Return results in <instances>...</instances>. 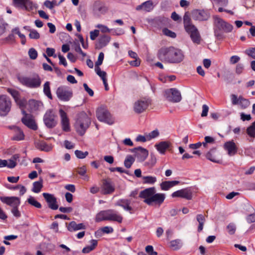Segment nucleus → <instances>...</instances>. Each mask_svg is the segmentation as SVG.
Instances as JSON below:
<instances>
[{
    "mask_svg": "<svg viewBox=\"0 0 255 255\" xmlns=\"http://www.w3.org/2000/svg\"><path fill=\"white\" fill-rule=\"evenodd\" d=\"M158 57L161 61L169 63H179L184 58L182 50L172 46L160 49Z\"/></svg>",
    "mask_w": 255,
    "mask_h": 255,
    "instance_id": "1",
    "label": "nucleus"
},
{
    "mask_svg": "<svg viewBox=\"0 0 255 255\" xmlns=\"http://www.w3.org/2000/svg\"><path fill=\"white\" fill-rule=\"evenodd\" d=\"M91 124V120L87 115L82 112L79 114L76 120L75 127L77 132L80 135H83Z\"/></svg>",
    "mask_w": 255,
    "mask_h": 255,
    "instance_id": "2",
    "label": "nucleus"
},
{
    "mask_svg": "<svg viewBox=\"0 0 255 255\" xmlns=\"http://www.w3.org/2000/svg\"><path fill=\"white\" fill-rule=\"evenodd\" d=\"M96 116L98 120L108 125H112L115 123V118L105 106H101L96 110Z\"/></svg>",
    "mask_w": 255,
    "mask_h": 255,
    "instance_id": "3",
    "label": "nucleus"
},
{
    "mask_svg": "<svg viewBox=\"0 0 255 255\" xmlns=\"http://www.w3.org/2000/svg\"><path fill=\"white\" fill-rule=\"evenodd\" d=\"M163 96L165 100L169 102L176 103L182 100L180 92L176 88H170L164 90Z\"/></svg>",
    "mask_w": 255,
    "mask_h": 255,
    "instance_id": "4",
    "label": "nucleus"
},
{
    "mask_svg": "<svg viewBox=\"0 0 255 255\" xmlns=\"http://www.w3.org/2000/svg\"><path fill=\"white\" fill-rule=\"evenodd\" d=\"M12 103L10 98L5 95H0V116L5 117L10 112Z\"/></svg>",
    "mask_w": 255,
    "mask_h": 255,
    "instance_id": "5",
    "label": "nucleus"
},
{
    "mask_svg": "<svg viewBox=\"0 0 255 255\" xmlns=\"http://www.w3.org/2000/svg\"><path fill=\"white\" fill-rule=\"evenodd\" d=\"M215 31L217 33L218 31H223L226 33L232 31L233 26L232 24L225 21L222 19L216 17L215 18Z\"/></svg>",
    "mask_w": 255,
    "mask_h": 255,
    "instance_id": "6",
    "label": "nucleus"
},
{
    "mask_svg": "<svg viewBox=\"0 0 255 255\" xmlns=\"http://www.w3.org/2000/svg\"><path fill=\"white\" fill-rule=\"evenodd\" d=\"M56 95L60 100L67 102L72 98L73 91L68 87H60L57 89Z\"/></svg>",
    "mask_w": 255,
    "mask_h": 255,
    "instance_id": "7",
    "label": "nucleus"
},
{
    "mask_svg": "<svg viewBox=\"0 0 255 255\" xmlns=\"http://www.w3.org/2000/svg\"><path fill=\"white\" fill-rule=\"evenodd\" d=\"M149 99L142 98L135 101L133 105V110L137 114H140L145 111L150 105Z\"/></svg>",
    "mask_w": 255,
    "mask_h": 255,
    "instance_id": "8",
    "label": "nucleus"
},
{
    "mask_svg": "<svg viewBox=\"0 0 255 255\" xmlns=\"http://www.w3.org/2000/svg\"><path fill=\"white\" fill-rule=\"evenodd\" d=\"M56 116L52 110L46 111L43 117V122L48 128H53L57 125Z\"/></svg>",
    "mask_w": 255,
    "mask_h": 255,
    "instance_id": "9",
    "label": "nucleus"
},
{
    "mask_svg": "<svg viewBox=\"0 0 255 255\" xmlns=\"http://www.w3.org/2000/svg\"><path fill=\"white\" fill-rule=\"evenodd\" d=\"M61 128L64 131L69 132L71 130L70 120L67 113L62 109L59 111Z\"/></svg>",
    "mask_w": 255,
    "mask_h": 255,
    "instance_id": "10",
    "label": "nucleus"
},
{
    "mask_svg": "<svg viewBox=\"0 0 255 255\" xmlns=\"http://www.w3.org/2000/svg\"><path fill=\"white\" fill-rule=\"evenodd\" d=\"M23 117L21 119L22 123L28 128L36 130L37 129V125L32 115L27 114L24 110H22Z\"/></svg>",
    "mask_w": 255,
    "mask_h": 255,
    "instance_id": "11",
    "label": "nucleus"
},
{
    "mask_svg": "<svg viewBox=\"0 0 255 255\" xmlns=\"http://www.w3.org/2000/svg\"><path fill=\"white\" fill-rule=\"evenodd\" d=\"M171 196L173 198L180 197L190 200L192 198V191L190 188H186L174 192Z\"/></svg>",
    "mask_w": 255,
    "mask_h": 255,
    "instance_id": "12",
    "label": "nucleus"
},
{
    "mask_svg": "<svg viewBox=\"0 0 255 255\" xmlns=\"http://www.w3.org/2000/svg\"><path fill=\"white\" fill-rule=\"evenodd\" d=\"M191 14L192 18L195 20H207L210 17L208 11L204 10L194 9Z\"/></svg>",
    "mask_w": 255,
    "mask_h": 255,
    "instance_id": "13",
    "label": "nucleus"
},
{
    "mask_svg": "<svg viewBox=\"0 0 255 255\" xmlns=\"http://www.w3.org/2000/svg\"><path fill=\"white\" fill-rule=\"evenodd\" d=\"M0 200L1 201L8 205L12 208L14 207H18L20 204V200L17 197L15 196H11V197H0Z\"/></svg>",
    "mask_w": 255,
    "mask_h": 255,
    "instance_id": "14",
    "label": "nucleus"
},
{
    "mask_svg": "<svg viewBox=\"0 0 255 255\" xmlns=\"http://www.w3.org/2000/svg\"><path fill=\"white\" fill-rule=\"evenodd\" d=\"M131 151L135 154V156L140 161H144L148 155V151L141 147L134 148Z\"/></svg>",
    "mask_w": 255,
    "mask_h": 255,
    "instance_id": "15",
    "label": "nucleus"
},
{
    "mask_svg": "<svg viewBox=\"0 0 255 255\" xmlns=\"http://www.w3.org/2000/svg\"><path fill=\"white\" fill-rule=\"evenodd\" d=\"M165 195L164 193H154L152 198L146 201V204L148 205H152L154 203L160 205L164 201Z\"/></svg>",
    "mask_w": 255,
    "mask_h": 255,
    "instance_id": "16",
    "label": "nucleus"
},
{
    "mask_svg": "<svg viewBox=\"0 0 255 255\" xmlns=\"http://www.w3.org/2000/svg\"><path fill=\"white\" fill-rule=\"evenodd\" d=\"M42 195L50 209L56 210L58 208L56 198L53 195L47 193H43Z\"/></svg>",
    "mask_w": 255,
    "mask_h": 255,
    "instance_id": "17",
    "label": "nucleus"
},
{
    "mask_svg": "<svg viewBox=\"0 0 255 255\" xmlns=\"http://www.w3.org/2000/svg\"><path fill=\"white\" fill-rule=\"evenodd\" d=\"M108 221L116 222L118 223H121L123 220L122 215L118 211L113 210H108Z\"/></svg>",
    "mask_w": 255,
    "mask_h": 255,
    "instance_id": "18",
    "label": "nucleus"
},
{
    "mask_svg": "<svg viewBox=\"0 0 255 255\" xmlns=\"http://www.w3.org/2000/svg\"><path fill=\"white\" fill-rule=\"evenodd\" d=\"M224 149L227 151L229 156L235 155L238 151V147L233 140L226 142L224 145Z\"/></svg>",
    "mask_w": 255,
    "mask_h": 255,
    "instance_id": "19",
    "label": "nucleus"
},
{
    "mask_svg": "<svg viewBox=\"0 0 255 255\" xmlns=\"http://www.w3.org/2000/svg\"><path fill=\"white\" fill-rule=\"evenodd\" d=\"M132 202L131 199H121L117 201L115 205L123 208L124 210L129 212L130 214H132V208L130 206V204ZM133 203V202H132Z\"/></svg>",
    "mask_w": 255,
    "mask_h": 255,
    "instance_id": "20",
    "label": "nucleus"
},
{
    "mask_svg": "<svg viewBox=\"0 0 255 255\" xmlns=\"http://www.w3.org/2000/svg\"><path fill=\"white\" fill-rule=\"evenodd\" d=\"M115 191V186L109 180H104L101 187V192L103 194H110Z\"/></svg>",
    "mask_w": 255,
    "mask_h": 255,
    "instance_id": "21",
    "label": "nucleus"
},
{
    "mask_svg": "<svg viewBox=\"0 0 255 255\" xmlns=\"http://www.w3.org/2000/svg\"><path fill=\"white\" fill-rule=\"evenodd\" d=\"M43 104L40 101L34 100L29 101L27 105V109L30 112L41 110L43 108Z\"/></svg>",
    "mask_w": 255,
    "mask_h": 255,
    "instance_id": "22",
    "label": "nucleus"
},
{
    "mask_svg": "<svg viewBox=\"0 0 255 255\" xmlns=\"http://www.w3.org/2000/svg\"><path fill=\"white\" fill-rule=\"evenodd\" d=\"M9 128L13 130V135L11 137L13 140L20 141L22 140L24 138V134L23 131L16 126H10Z\"/></svg>",
    "mask_w": 255,
    "mask_h": 255,
    "instance_id": "23",
    "label": "nucleus"
},
{
    "mask_svg": "<svg viewBox=\"0 0 255 255\" xmlns=\"http://www.w3.org/2000/svg\"><path fill=\"white\" fill-rule=\"evenodd\" d=\"M155 193L154 187H150L141 191L139 193V197L144 199V202L146 204V201L152 198L154 193Z\"/></svg>",
    "mask_w": 255,
    "mask_h": 255,
    "instance_id": "24",
    "label": "nucleus"
},
{
    "mask_svg": "<svg viewBox=\"0 0 255 255\" xmlns=\"http://www.w3.org/2000/svg\"><path fill=\"white\" fill-rule=\"evenodd\" d=\"M171 143L169 141H164L159 142L155 145V147L157 150L161 154H164L167 149L170 146Z\"/></svg>",
    "mask_w": 255,
    "mask_h": 255,
    "instance_id": "25",
    "label": "nucleus"
},
{
    "mask_svg": "<svg viewBox=\"0 0 255 255\" xmlns=\"http://www.w3.org/2000/svg\"><path fill=\"white\" fill-rule=\"evenodd\" d=\"M111 37L108 35H104L101 36L98 42L96 44V48L97 49H101L106 46L110 42Z\"/></svg>",
    "mask_w": 255,
    "mask_h": 255,
    "instance_id": "26",
    "label": "nucleus"
},
{
    "mask_svg": "<svg viewBox=\"0 0 255 255\" xmlns=\"http://www.w3.org/2000/svg\"><path fill=\"white\" fill-rule=\"evenodd\" d=\"M85 229L86 226L83 223L77 224L75 221L71 222L67 226V229L70 232H73Z\"/></svg>",
    "mask_w": 255,
    "mask_h": 255,
    "instance_id": "27",
    "label": "nucleus"
},
{
    "mask_svg": "<svg viewBox=\"0 0 255 255\" xmlns=\"http://www.w3.org/2000/svg\"><path fill=\"white\" fill-rule=\"evenodd\" d=\"M179 183L178 181H166L160 184V187L162 190L167 191L170 188L178 185Z\"/></svg>",
    "mask_w": 255,
    "mask_h": 255,
    "instance_id": "28",
    "label": "nucleus"
},
{
    "mask_svg": "<svg viewBox=\"0 0 255 255\" xmlns=\"http://www.w3.org/2000/svg\"><path fill=\"white\" fill-rule=\"evenodd\" d=\"M153 8V3L151 0H147L141 4L136 6V9L140 10L143 9L146 11H150Z\"/></svg>",
    "mask_w": 255,
    "mask_h": 255,
    "instance_id": "29",
    "label": "nucleus"
},
{
    "mask_svg": "<svg viewBox=\"0 0 255 255\" xmlns=\"http://www.w3.org/2000/svg\"><path fill=\"white\" fill-rule=\"evenodd\" d=\"M20 155L19 154H15L13 155L10 158L6 160L8 162L7 163V167L9 169L14 168L17 165V161L19 160Z\"/></svg>",
    "mask_w": 255,
    "mask_h": 255,
    "instance_id": "30",
    "label": "nucleus"
},
{
    "mask_svg": "<svg viewBox=\"0 0 255 255\" xmlns=\"http://www.w3.org/2000/svg\"><path fill=\"white\" fill-rule=\"evenodd\" d=\"M206 157L208 159L212 162L216 163L220 162V160L217 158L216 149H212L206 153Z\"/></svg>",
    "mask_w": 255,
    "mask_h": 255,
    "instance_id": "31",
    "label": "nucleus"
},
{
    "mask_svg": "<svg viewBox=\"0 0 255 255\" xmlns=\"http://www.w3.org/2000/svg\"><path fill=\"white\" fill-rule=\"evenodd\" d=\"M102 221H108V210L102 211L97 214L95 221L100 222Z\"/></svg>",
    "mask_w": 255,
    "mask_h": 255,
    "instance_id": "32",
    "label": "nucleus"
},
{
    "mask_svg": "<svg viewBox=\"0 0 255 255\" xmlns=\"http://www.w3.org/2000/svg\"><path fill=\"white\" fill-rule=\"evenodd\" d=\"M246 132L250 138V141H253L255 138V121L247 128Z\"/></svg>",
    "mask_w": 255,
    "mask_h": 255,
    "instance_id": "33",
    "label": "nucleus"
},
{
    "mask_svg": "<svg viewBox=\"0 0 255 255\" xmlns=\"http://www.w3.org/2000/svg\"><path fill=\"white\" fill-rule=\"evenodd\" d=\"M15 4L24 6L26 9L32 8V3L29 0H13Z\"/></svg>",
    "mask_w": 255,
    "mask_h": 255,
    "instance_id": "34",
    "label": "nucleus"
},
{
    "mask_svg": "<svg viewBox=\"0 0 255 255\" xmlns=\"http://www.w3.org/2000/svg\"><path fill=\"white\" fill-rule=\"evenodd\" d=\"M21 83L30 88H37L40 85V81H20Z\"/></svg>",
    "mask_w": 255,
    "mask_h": 255,
    "instance_id": "35",
    "label": "nucleus"
},
{
    "mask_svg": "<svg viewBox=\"0 0 255 255\" xmlns=\"http://www.w3.org/2000/svg\"><path fill=\"white\" fill-rule=\"evenodd\" d=\"M196 220L199 223L198 231L200 232L203 230V226L206 221L205 217L203 214H198L196 216Z\"/></svg>",
    "mask_w": 255,
    "mask_h": 255,
    "instance_id": "36",
    "label": "nucleus"
},
{
    "mask_svg": "<svg viewBox=\"0 0 255 255\" xmlns=\"http://www.w3.org/2000/svg\"><path fill=\"white\" fill-rule=\"evenodd\" d=\"M90 244V246H87L83 249L82 252L83 253L87 254L93 251L97 246L98 242L96 240H91Z\"/></svg>",
    "mask_w": 255,
    "mask_h": 255,
    "instance_id": "37",
    "label": "nucleus"
},
{
    "mask_svg": "<svg viewBox=\"0 0 255 255\" xmlns=\"http://www.w3.org/2000/svg\"><path fill=\"white\" fill-rule=\"evenodd\" d=\"M42 187V180L41 179L40 181H35L33 183L32 191L34 193H38L40 192Z\"/></svg>",
    "mask_w": 255,
    "mask_h": 255,
    "instance_id": "38",
    "label": "nucleus"
},
{
    "mask_svg": "<svg viewBox=\"0 0 255 255\" xmlns=\"http://www.w3.org/2000/svg\"><path fill=\"white\" fill-rule=\"evenodd\" d=\"M142 178L143 179V184H154L157 181V178L155 176H142Z\"/></svg>",
    "mask_w": 255,
    "mask_h": 255,
    "instance_id": "39",
    "label": "nucleus"
},
{
    "mask_svg": "<svg viewBox=\"0 0 255 255\" xmlns=\"http://www.w3.org/2000/svg\"><path fill=\"white\" fill-rule=\"evenodd\" d=\"M190 37L192 41L196 44H199L200 43L201 38L198 30L195 31L190 34Z\"/></svg>",
    "mask_w": 255,
    "mask_h": 255,
    "instance_id": "40",
    "label": "nucleus"
},
{
    "mask_svg": "<svg viewBox=\"0 0 255 255\" xmlns=\"http://www.w3.org/2000/svg\"><path fill=\"white\" fill-rule=\"evenodd\" d=\"M135 161V159L131 155H128L124 161V165L127 168H129L133 162Z\"/></svg>",
    "mask_w": 255,
    "mask_h": 255,
    "instance_id": "41",
    "label": "nucleus"
},
{
    "mask_svg": "<svg viewBox=\"0 0 255 255\" xmlns=\"http://www.w3.org/2000/svg\"><path fill=\"white\" fill-rule=\"evenodd\" d=\"M87 169L85 166H83L80 167L78 170V173L81 176L83 177V179L86 181L89 180V177L86 175Z\"/></svg>",
    "mask_w": 255,
    "mask_h": 255,
    "instance_id": "42",
    "label": "nucleus"
},
{
    "mask_svg": "<svg viewBox=\"0 0 255 255\" xmlns=\"http://www.w3.org/2000/svg\"><path fill=\"white\" fill-rule=\"evenodd\" d=\"M27 202L31 205L37 208H41V204L36 201L35 199L32 196H29V197L27 199Z\"/></svg>",
    "mask_w": 255,
    "mask_h": 255,
    "instance_id": "43",
    "label": "nucleus"
},
{
    "mask_svg": "<svg viewBox=\"0 0 255 255\" xmlns=\"http://www.w3.org/2000/svg\"><path fill=\"white\" fill-rule=\"evenodd\" d=\"M250 104V103L249 100L240 96V100L238 105H239L242 109H244L247 108L249 106Z\"/></svg>",
    "mask_w": 255,
    "mask_h": 255,
    "instance_id": "44",
    "label": "nucleus"
},
{
    "mask_svg": "<svg viewBox=\"0 0 255 255\" xmlns=\"http://www.w3.org/2000/svg\"><path fill=\"white\" fill-rule=\"evenodd\" d=\"M43 91L44 94L50 99H52V95L50 89V83L47 81L44 85Z\"/></svg>",
    "mask_w": 255,
    "mask_h": 255,
    "instance_id": "45",
    "label": "nucleus"
},
{
    "mask_svg": "<svg viewBox=\"0 0 255 255\" xmlns=\"http://www.w3.org/2000/svg\"><path fill=\"white\" fill-rule=\"evenodd\" d=\"M170 246L174 250H177L181 248L182 246L181 241L179 239H176L170 242Z\"/></svg>",
    "mask_w": 255,
    "mask_h": 255,
    "instance_id": "46",
    "label": "nucleus"
},
{
    "mask_svg": "<svg viewBox=\"0 0 255 255\" xmlns=\"http://www.w3.org/2000/svg\"><path fill=\"white\" fill-rule=\"evenodd\" d=\"M53 146L51 144H47L45 142H42L40 144V148L41 150L49 152L52 150Z\"/></svg>",
    "mask_w": 255,
    "mask_h": 255,
    "instance_id": "47",
    "label": "nucleus"
},
{
    "mask_svg": "<svg viewBox=\"0 0 255 255\" xmlns=\"http://www.w3.org/2000/svg\"><path fill=\"white\" fill-rule=\"evenodd\" d=\"M146 136L147 139L150 140L151 139L156 138L159 135V132L157 129L153 130L148 133H146Z\"/></svg>",
    "mask_w": 255,
    "mask_h": 255,
    "instance_id": "48",
    "label": "nucleus"
},
{
    "mask_svg": "<svg viewBox=\"0 0 255 255\" xmlns=\"http://www.w3.org/2000/svg\"><path fill=\"white\" fill-rule=\"evenodd\" d=\"M183 23L184 27L192 24L190 14L188 12H186L183 16Z\"/></svg>",
    "mask_w": 255,
    "mask_h": 255,
    "instance_id": "49",
    "label": "nucleus"
},
{
    "mask_svg": "<svg viewBox=\"0 0 255 255\" xmlns=\"http://www.w3.org/2000/svg\"><path fill=\"white\" fill-rule=\"evenodd\" d=\"M89 153L88 151L83 152L82 151L76 150L75 151V154L76 156L79 159H83L85 158L88 155Z\"/></svg>",
    "mask_w": 255,
    "mask_h": 255,
    "instance_id": "50",
    "label": "nucleus"
},
{
    "mask_svg": "<svg viewBox=\"0 0 255 255\" xmlns=\"http://www.w3.org/2000/svg\"><path fill=\"white\" fill-rule=\"evenodd\" d=\"M15 102L19 106V108L21 109L22 111L24 110V108L26 106V101L25 99H20L18 97L15 100Z\"/></svg>",
    "mask_w": 255,
    "mask_h": 255,
    "instance_id": "51",
    "label": "nucleus"
},
{
    "mask_svg": "<svg viewBox=\"0 0 255 255\" xmlns=\"http://www.w3.org/2000/svg\"><path fill=\"white\" fill-rule=\"evenodd\" d=\"M95 70L96 73L101 78L102 80H106V73L101 71L99 66H95Z\"/></svg>",
    "mask_w": 255,
    "mask_h": 255,
    "instance_id": "52",
    "label": "nucleus"
},
{
    "mask_svg": "<svg viewBox=\"0 0 255 255\" xmlns=\"http://www.w3.org/2000/svg\"><path fill=\"white\" fill-rule=\"evenodd\" d=\"M184 28L187 32H188L189 34L198 30L197 28L192 23L184 27Z\"/></svg>",
    "mask_w": 255,
    "mask_h": 255,
    "instance_id": "53",
    "label": "nucleus"
},
{
    "mask_svg": "<svg viewBox=\"0 0 255 255\" xmlns=\"http://www.w3.org/2000/svg\"><path fill=\"white\" fill-rule=\"evenodd\" d=\"M29 36L31 39H37L40 37L39 33L35 30L30 29Z\"/></svg>",
    "mask_w": 255,
    "mask_h": 255,
    "instance_id": "54",
    "label": "nucleus"
},
{
    "mask_svg": "<svg viewBox=\"0 0 255 255\" xmlns=\"http://www.w3.org/2000/svg\"><path fill=\"white\" fill-rule=\"evenodd\" d=\"M162 32L164 35L171 38H175L176 36V34L175 32L170 30L167 28L163 29Z\"/></svg>",
    "mask_w": 255,
    "mask_h": 255,
    "instance_id": "55",
    "label": "nucleus"
},
{
    "mask_svg": "<svg viewBox=\"0 0 255 255\" xmlns=\"http://www.w3.org/2000/svg\"><path fill=\"white\" fill-rule=\"evenodd\" d=\"M28 55L30 59L34 60L37 57V52L35 49L31 48L29 49Z\"/></svg>",
    "mask_w": 255,
    "mask_h": 255,
    "instance_id": "56",
    "label": "nucleus"
},
{
    "mask_svg": "<svg viewBox=\"0 0 255 255\" xmlns=\"http://www.w3.org/2000/svg\"><path fill=\"white\" fill-rule=\"evenodd\" d=\"M227 229L229 234L233 235L236 232V228L234 224L230 223L227 226Z\"/></svg>",
    "mask_w": 255,
    "mask_h": 255,
    "instance_id": "57",
    "label": "nucleus"
},
{
    "mask_svg": "<svg viewBox=\"0 0 255 255\" xmlns=\"http://www.w3.org/2000/svg\"><path fill=\"white\" fill-rule=\"evenodd\" d=\"M7 91L12 96L14 100H16L19 97V93L16 90L8 88Z\"/></svg>",
    "mask_w": 255,
    "mask_h": 255,
    "instance_id": "58",
    "label": "nucleus"
},
{
    "mask_svg": "<svg viewBox=\"0 0 255 255\" xmlns=\"http://www.w3.org/2000/svg\"><path fill=\"white\" fill-rule=\"evenodd\" d=\"M231 100L233 105H238L240 100V96L238 97L236 95L232 94L231 95Z\"/></svg>",
    "mask_w": 255,
    "mask_h": 255,
    "instance_id": "59",
    "label": "nucleus"
},
{
    "mask_svg": "<svg viewBox=\"0 0 255 255\" xmlns=\"http://www.w3.org/2000/svg\"><path fill=\"white\" fill-rule=\"evenodd\" d=\"M104 58V54L103 52H100L98 56V60L95 63V66H99L101 65L103 63Z\"/></svg>",
    "mask_w": 255,
    "mask_h": 255,
    "instance_id": "60",
    "label": "nucleus"
},
{
    "mask_svg": "<svg viewBox=\"0 0 255 255\" xmlns=\"http://www.w3.org/2000/svg\"><path fill=\"white\" fill-rule=\"evenodd\" d=\"M215 141V139L213 137L209 136H207L205 137V142L202 143L204 147H206L207 143H213Z\"/></svg>",
    "mask_w": 255,
    "mask_h": 255,
    "instance_id": "61",
    "label": "nucleus"
},
{
    "mask_svg": "<svg viewBox=\"0 0 255 255\" xmlns=\"http://www.w3.org/2000/svg\"><path fill=\"white\" fill-rule=\"evenodd\" d=\"M97 27L99 28L103 33H109L111 31V30L107 26L102 24H98Z\"/></svg>",
    "mask_w": 255,
    "mask_h": 255,
    "instance_id": "62",
    "label": "nucleus"
},
{
    "mask_svg": "<svg viewBox=\"0 0 255 255\" xmlns=\"http://www.w3.org/2000/svg\"><path fill=\"white\" fill-rule=\"evenodd\" d=\"M245 52L249 56L252 57L254 59H255V47L247 49L246 50Z\"/></svg>",
    "mask_w": 255,
    "mask_h": 255,
    "instance_id": "63",
    "label": "nucleus"
},
{
    "mask_svg": "<svg viewBox=\"0 0 255 255\" xmlns=\"http://www.w3.org/2000/svg\"><path fill=\"white\" fill-rule=\"evenodd\" d=\"M146 252L149 254V255H157V254L156 252L153 251V248L152 246H147L145 248Z\"/></svg>",
    "mask_w": 255,
    "mask_h": 255,
    "instance_id": "64",
    "label": "nucleus"
}]
</instances>
